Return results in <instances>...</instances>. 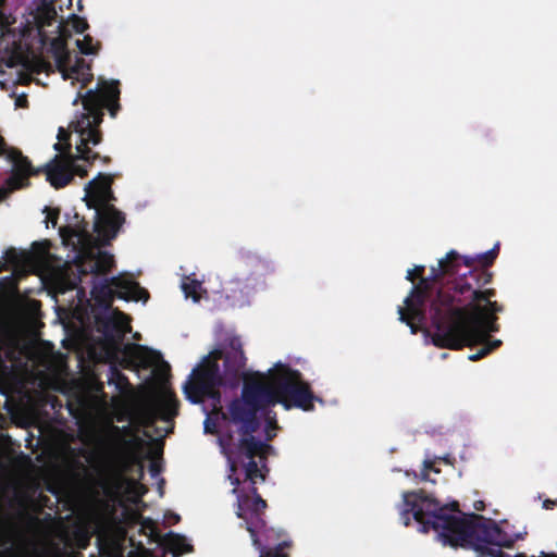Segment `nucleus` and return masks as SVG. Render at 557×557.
Listing matches in <instances>:
<instances>
[{
	"instance_id": "nucleus-24",
	"label": "nucleus",
	"mask_w": 557,
	"mask_h": 557,
	"mask_svg": "<svg viewBox=\"0 0 557 557\" xmlns=\"http://www.w3.org/2000/svg\"><path fill=\"white\" fill-rule=\"evenodd\" d=\"M550 505H553V502H550V500H546V502H544V504H543V506H544L546 509L550 508Z\"/></svg>"
},
{
	"instance_id": "nucleus-30",
	"label": "nucleus",
	"mask_w": 557,
	"mask_h": 557,
	"mask_svg": "<svg viewBox=\"0 0 557 557\" xmlns=\"http://www.w3.org/2000/svg\"><path fill=\"white\" fill-rule=\"evenodd\" d=\"M164 432H165V433H169V432H170V428H166V429L164 430Z\"/></svg>"
},
{
	"instance_id": "nucleus-21",
	"label": "nucleus",
	"mask_w": 557,
	"mask_h": 557,
	"mask_svg": "<svg viewBox=\"0 0 557 557\" xmlns=\"http://www.w3.org/2000/svg\"><path fill=\"white\" fill-rule=\"evenodd\" d=\"M88 540H89V531H84L79 539V546L85 547Z\"/></svg>"
},
{
	"instance_id": "nucleus-9",
	"label": "nucleus",
	"mask_w": 557,
	"mask_h": 557,
	"mask_svg": "<svg viewBox=\"0 0 557 557\" xmlns=\"http://www.w3.org/2000/svg\"><path fill=\"white\" fill-rule=\"evenodd\" d=\"M132 522L140 523L143 532L163 545L165 549H168L173 555V557L189 553L191 550V545L183 535L169 533L163 537L159 536L156 533L154 523L150 519H144L138 513H134L132 516Z\"/></svg>"
},
{
	"instance_id": "nucleus-16",
	"label": "nucleus",
	"mask_w": 557,
	"mask_h": 557,
	"mask_svg": "<svg viewBox=\"0 0 557 557\" xmlns=\"http://www.w3.org/2000/svg\"><path fill=\"white\" fill-rule=\"evenodd\" d=\"M432 473L437 474L438 471L436 469H434L433 462L425 461L423 463V469L421 472V480L435 482V479L432 476Z\"/></svg>"
},
{
	"instance_id": "nucleus-5",
	"label": "nucleus",
	"mask_w": 557,
	"mask_h": 557,
	"mask_svg": "<svg viewBox=\"0 0 557 557\" xmlns=\"http://www.w3.org/2000/svg\"><path fill=\"white\" fill-rule=\"evenodd\" d=\"M493 289L473 292L470 304L450 312L447 321L436 323L432 343L441 348L459 349L463 346L482 344L478 352L470 355L476 360L500 345L499 339L490 341V335L498 331L496 313L502 307L492 300Z\"/></svg>"
},
{
	"instance_id": "nucleus-22",
	"label": "nucleus",
	"mask_w": 557,
	"mask_h": 557,
	"mask_svg": "<svg viewBox=\"0 0 557 557\" xmlns=\"http://www.w3.org/2000/svg\"><path fill=\"white\" fill-rule=\"evenodd\" d=\"M473 261H476L475 257H465V263L471 265Z\"/></svg>"
},
{
	"instance_id": "nucleus-12",
	"label": "nucleus",
	"mask_w": 557,
	"mask_h": 557,
	"mask_svg": "<svg viewBox=\"0 0 557 557\" xmlns=\"http://www.w3.org/2000/svg\"><path fill=\"white\" fill-rule=\"evenodd\" d=\"M181 288L186 299L197 302L202 296V285L197 278L184 275L181 281Z\"/></svg>"
},
{
	"instance_id": "nucleus-11",
	"label": "nucleus",
	"mask_w": 557,
	"mask_h": 557,
	"mask_svg": "<svg viewBox=\"0 0 557 557\" xmlns=\"http://www.w3.org/2000/svg\"><path fill=\"white\" fill-rule=\"evenodd\" d=\"M237 510L236 515L244 519L246 522V529L250 533L253 545H258V541L255 535V531L249 522V519L259 512H261L265 508V502L261 499L258 495H253L252 497L245 496L242 497L237 495Z\"/></svg>"
},
{
	"instance_id": "nucleus-27",
	"label": "nucleus",
	"mask_w": 557,
	"mask_h": 557,
	"mask_svg": "<svg viewBox=\"0 0 557 557\" xmlns=\"http://www.w3.org/2000/svg\"><path fill=\"white\" fill-rule=\"evenodd\" d=\"M434 310L436 311V313L441 312V310L436 306L434 307Z\"/></svg>"
},
{
	"instance_id": "nucleus-6",
	"label": "nucleus",
	"mask_w": 557,
	"mask_h": 557,
	"mask_svg": "<svg viewBox=\"0 0 557 557\" xmlns=\"http://www.w3.org/2000/svg\"><path fill=\"white\" fill-rule=\"evenodd\" d=\"M90 290L88 308L84 309L79 298L74 308V315L78 319L83 329L92 323L107 337H120L131 331L129 318L116 309L111 308V302L116 295L127 301H148V292L139 286L129 275L120 274L112 278L94 277Z\"/></svg>"
},
{
	"instance_id": "nucleus-25",
	"label": "nucleus",
	"mask_w": 557,
	"mask_h": 557,
	"mask_svg": "<svg viewBox=\"0 0 557 557\" xmlns=\"http://www.w3.org/2000/svg\"><path fill=\"white\" fill-rule=\"evenodd\" d=\"M7 190L0 189V200L5 197Z\"/></svg>"
},
{
	"instance_id": "nucleus-14",
	"label": "nucleus",
	"mask_w": 557,
	"mask_h": 557,
	"mask_svg": "<svg viewBox=\"0 0 557 557\" xmlns=\"http://www.w3.org/2000/svg\"><path fill=\"white\" fill-rule=\"evenodd\" d=\"M456 258L455 251H449L444 258L440 259L436 268L433 267L432 278H437L446 272V264Z\"/></svg>"
},
{
	"instance_id": "nucleus-8",
	"label": "nucleus",
	"mask_w": 557,
	"mask_h": 557,
	"mask_svg": "<svg viewBox=\"0 0 557 557\" xmlns=\"http://www.w3.org/2000/svg\"><path fill=\"white\" fill-rule=\"evenodd\" d=\"M426 289L428 278H422L417 286L412 287L410 294L404 299L403 305L397 308L399 321L406 323L410 327L411 333H416L421 329Z\"/></svg>"
},
{
	"instance_id": "nucleus-17",
	"label": "nucleus",
	"mask_w": 557,
	"mask_h": 557,
	"mask_svg": "<svg viewBox=\"0 0 557 557\" xmlns=\"http://www.w3.org/2000/svg\"><path fill=\"white\" fill-rule=\"evenodd\" d=\"M45 213H46V220H45L46 226L49 227V225L51 224V226L54 227L57 225L59 210L46 208Z\"/></svg>"
},
{
	"instance_id": "nucleus-18",
	"label": "nucleus",
	"mask_w": 557,
	"mask_h": 557,
	"mask_svg": "<svg viewBox=\"0 0 557 557\" xmlns=\"http://www.w3.org/2000/svg\"><path fill=\"white\" fill-rule=\"evenodd\" d=\"M423 265H416L412 269L407 271L406 278L410 282H413L416 277L420 276L423 272Z\"/></svg>"
},
{
	"instance_id": "nucleus-15",
	"label": "nucleus",
	"mask_w": 557,
	"mask_h": 557,
	"mask_svg": "<svg viewBox=\"0 0 557 557\" xmlns=\"http://www.w3.org/2000/svg\"><path fill=\"white\" fill-rule=\"evenodd\" d=\"M498 246L499 245L496 244L491 250L475 256L476 261L483 267L491 264L497 256Z\"/></svg>"
},
{
	"instance_id": "nucleus-13",
	"label": "nucleus",
	"mask_w": 557,
	"mask_h": 557,
	"mask_svg": "<svg viewBox=\"0 0 557 557\" xmlns=\"http://www.w3.org/2000/svg\"><path fill=\"white\" fill-rule=\"evenodd\" d=\"M74 42L79 52L85 55H96L100 49V42L89 35L77 37Z\"/></svg>"
},
{
	"instance_id": "nucleus-7",
	"label": "nucleus",
	"mask_w": 557,
	"mask_h": 557,
	"mask_svg": "<svg viewBox=\"0 0 557 557\" xmlns=\"http://www.w3.org/2000/svg\"><path fill=\"white\" fill-rule=\"evenodd\" d=\"M219 359H223L225 367L230 370H235L244 364L245 356L239 337H230L223 348L213 349L208 356L203 357L200 363L193 369L183 386L186 398L191 403L210 401L212 411L207 414L203 422L206 433L218 432L221 422H226V417L219 412L221 406L216 387L222 384L216 367Z\"/></svg>"
},
{
	"instance_id": "nucleus-26",
	"label": "nucleus",
	"mask_w": 557,
	"mask_h": 557,
	"mask_svg": "<svg viewBox=\"0 0 557 557\" xmlns=\"http://www.w3.org/2000/svg\"><path fill=\"white\" fill-rule=\"evenodd\" d=\"M171 517L174 519V522H177L180 520V517L177 515H171Z\"/></svg>"
},
{
	"instance_id": "nucleus-4",
	"label": "nucleus",
	"mask_w": 557,
	"mask_h": 557,
	"mask_svg": "<svg viewBox=\"0 0 557 557\" xmlns=\"http://www.w3.org/2000/svg\"><path fill=\"white\" fill-rule=\"evenodd\" d=\"M399 513L404 524L413 521L422 532L433 530L442 545L472 548L476 557H506L499 547H509L527 534L524 527L515 530L508 521L495 523L482 516L466 515L457 509L456 503L440 506L420 492L403 494Z\"/></svg>"
},
{
	"instance_id": "nucleus-19",
	"label": "nucleus",
	"mask_w": 557,
	"mask_h": 557,
	"mask_svg": "<svg viewBox=\"0 0 557 557\" xmlns=\"http://www.w3.org/2000/svg\"><path fill=\"white\" fill-rule=\"evenodd\" d=\"M283 545L285 546V545H287V543H286V542H284L283 544H281V545L278 546V548H277V549H275L274 552L268 553L267 555H263V554L261 553V554H260V557H286V555L282 553V546H283Z\"/></svg>"
},
{
	"instance_id": "nucleus-29",
	"label": "nucleus",
	"mask_w": 557,
	"mask_h": 557,
	"mask_svg": "<svg viewBox=\"0 0 557 557\" xmlns=\"http://www.w3.org/2000/svg\"><path fill=\"white\" fill-rule=\"evenodd\" d=\"M233 493L237 494V488L236 487L233 488Z\"/></svg>"
},
{
	"instance_id": "nucleus-10",
	"label": "nucleus",
	"mask_w": 557,
	"mask_h": 557,
	"mask_svg": "<svg viewBox=\"0 0 557 557\" xmlns=\"http://www.w3.org/2000/svg\"><path fill=\"white\" fill-rule=\"evenodd\" d=\"M0 157H3L12 164V175L8 180L10 190H14L26 185L28 176L33 173L28 161L14 149H8L3 139L0 137Z\"/></svg>"
},
{
	"instance_id": "nucleus-23",
	"label": "nucleus",
	"mask_w": 557,
	"mask_h": 557,
	"mask_svg": "<svg viewBox=\"0 0 557 557\" xmlns=\"http://www.w3.org/2000/svg\"><path fill=\"white\" fill-rule=\"evenodd\" d=\"M483 506H484L483 502H481V500L474 503V509H476V510L483 509Z\"/></svg>"
},
{
	"instance_id": "nucleus-28",
	"label": "nucleus",
	"mask_w": 557,
	"mask_h": 557,
	"mask_svg": "<svg viewBox=\"0 0 557 557\" xmlns=\"http://www.w3.org/2000/svg\"><path fill=\"white\" fill-rule=\"evenodd\" d=\"M272 436H273V434L268 432V437L271 438Z\"/></svg>"
},
{
	"instance_id": "nucleus-20",
	"label": "nucleus",
	"mask_w": 557,
	"mask_h": 557,
	"mask_svg": "<svg viewBox=\"0 0 557 557\" xmlns=\"http://www.w3.org/2000/svg\"><path fill=\"white\" fill-rule=\"evenodd\" d=\"M26 96L25 94L16 95L15 97V108H25L26 107Z\"/></svg>"
},
{
	"instance_id": "nucleus-1",
	"label": "nucleus",
	"mask_w": 557,
	"mask_h": 557,
	"mask_svg": "<svg viewBox=\"0 0 557 557\" xmlns=\"http://www.w3.org/2000/svg\"><path fill=\"white\" fill-rule=\"evenodd\" d=\"M314 403H321L320 398L313 395L301 372L287 361L278 360L265 372L246 373L243 396L230 407V423L236 426V432L220 437L231 484L235 486L239 483L238 476H235L238 467H243L246 480L251 485L264 481V457L270 446L250 436L258 409L280 404L286 410L298 408L310 411L314 409Z\"/></svg>"
},
{
	"instance_id": "nucleus-3",
	"label": "nucleus",
	"mask_w": 557,
	"mask_h": 557,
	"mask_svg": "<svg viewBox=\"0 0 557 557\" xmlns=\"http://www.w3.org/2000/svg\"><path fill=\"white\" fill-rule=\"evenodd\" d=\"M112 176L99 174L85 186L84 200L88 208L95 210L96 237L86 232V226L78 215L65 226L59 228L62 244L70 249L72 257L63 268L53 271L50 283L55 293L64 294L67 289L77 287L87 274L108 272L114 263L113 256L101 248V245L113 239L125 218L123 213L110 203L113 199Z\"/></svg>"
},
{
	"instance_id": "nucleus-2",
	"label": "nucleus",
	"mask_w": 557,
	"mask_h": 557,
	"mask_svg": "<svg viewBox=\"0 0 557 557\" xmlns=\"http://www.w3.org/2000/svg\"><path fill=\"white\" fill-rule=\"evenodd\" d=\"M123 358L133 369L149 371L151 382L135 404H125L116 409L117 420H127L129 424L122 432L114 429V451L99 470L98 485L111 499L136 503L146 488L138 481L124 475L135 461L139 446V437L133 429L148 425L156 419L169 422L177 412V401L166 385L170 367L158 351L140 345H126Z\"/></svg>"
}]
</instances>
